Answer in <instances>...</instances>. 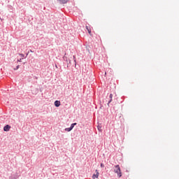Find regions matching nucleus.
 <instances>
[{"mask_svg":"<svg viewBox=\"0 0 179 179\" xmlns=\"http://www.w3.org/2000/svg\"><path fill=\"white\" fill-rule=\"evenodd\" d=\"M59 3H68L69 0H59Z\"/></svg>","mask_w":179,"mask_h":179,"instance_id":"5","label":"nucleus"},{"mask_svg":"<svg viewBox=\"0 0 179 179\" xmlns=\"http://www.w3.org/2000/svg\"><path fill=\"white\" fill-rule=\"evenodd\" d=\"M95 173L96 174L94 173L92 176L93 179L99 178V176H100V173H99V171L97 169L95 171Z\"/></svg>","mask_w":179,"mask_h":179,"instance_id":"2","label":"nucleus"},{"mask_svg":"<svg viewBox=\"0 0 179 179\" xmlns=\"http://www.w3.org/2000/svg\"><path fill=\"white\" fill-rule=\"evenodd\" d=\"M9 129H10V126L7 124L3 127V131H5L6 132H8L9 131Z\"/></svg>","mask_w":179,"mask_h":179,"instance_id":"3","label":"nucleus"},{"mask_svg":"<svg viewBox=\"0 0 179 179\" xmlns=\"http://www.w3.org/2000/svg\"><path fill=\"white\" fill-rule=\"evenodd\" d=\"M113 171L115 174L117 175V177H122V172H121V168L120 167V165H115L114 166Z\"/></svg>","mask_w":179,"mask_h":179,"instance_id":"1","label":"nucleus"},{"mask_svg":"<svg viewBox=\"0 0 179 179\" xmlns=\"http://www.w3.org/2000/svg\"><path fill=\"white\" fill-rule=\"evenodd\" d=\"M55 107H59V106H61V101H55Z\"/></svg>","mask_w":179,"mask_h":179,"instance_id":"4","label":"nucleus"},{"mask_svg":"<svg viewBox=\"0 0 179 179\" xmlns=\"http://www.w3.org/2000/svg\"><path fill=\"white\" fill-rule=\"evenodd\" d=\"M17 62H22V59H17Z\"/></svg>","mask_w":179,"mask_h":179,"instance_id":"12","label":"nucleus"},{"mask_svg":"<svg viewBox=\"0 0 179 179\" xmlns=\"http://www.w3.org/2000/svg\"><path fill=\"white\" fill-rule=\"evenodd\" d=\"M75 125H76V123L71 124L70 128H71V129H73V127H75Z\"/></svg>","mask_w":179,"mask_h":179,"instance_id":"8","label":"nucleus"},{"mask_svg":"<svg viewBox=\"0 0 179 179\" xmlns=\"http://www.w3.org/2000/svg\"><path fill=\"white\" fill-rule=\"evenodd\" d=\"M69 64H71V60H69Z\"/></svg>","mask_w":179,"mask_h":179,"instance_id":"15","label":"nucleus"},{"mask_svg":"<svg viewBox=\"0 0 179 179\" xmlns=\"http://www.w3.org/2000/svg\"><path fill=\"white\" fill-rule=\"evenodd\" d=\"M101 167H104V165L103 164V163L101 164Z\"/></svg>","mask_w":179,"mask_h":179,"instance_id":"14","label":"nucleus"},{"mask_svg":"<svg viewBox=\"0 0 179 179\" xmlns=\"http://www.w3.org/2000/svg\"><path fill=\"white\" fill-rule=\"evenodd\" d=\"M110 100L109 101L108 103H111V101H113V94H110L109 96Z\"/></svg>","mask_w":179,"mask_h":179,"instance_id":"7","label":"nucleus"},{"mask_svg":"<svg viewBox=\"0 0 179 179\" xmlns=\"http://www.w3.org/2000/svg\"><path fill=\"white\" fill-rule=\"evenodd\" d=\"M17 69H19V65L17 66V67L14 69V71H17Z\"/></svg>","mask_w":179,"mask_h":179,"instance_id":"10","label":"nucleus"},{"mask_svg":"<svg viewBox=\"0 0 179 179\" xmlns=\"http://www.w3.org/2000/svg\"><path fill=\"white\" fill-rule=\"evenodd\" d=\"M66 131H67V132H71V131H72V128H66Z\"/></svg>","mask_w":179,"mask_h":179,"instance_id":"9","label":"nucleus"},{"mask_svg":"<svg viewBox=\"0 0 179 179\" xmlns=\"http://www.w3.org/2000/svg\"><path fill=\"white\" fill-rule=\"evenodd\" d=\"M20 55L21 57H24V55H23V54H20Z\"/></svg>","mask_w":179,"mask_h":179,"instance_id":"13","label":"nucleus"},{"mask_svg":"<svg viewBox=\"0 0 179 179\" xmlns=\"http://www.w3.org/2000/svg\"><path fill=\"white\" fill-rule=\"evenodd\" d=\"M73 57L74 62L76 63V59L75 56H73Z\"/></svg>","mask_w":179,"mask_h":179,"instance_id":"11","label":"nucleus"},{"mask_svg":"<svg viewBox=\"0 0 179 179\" xmlns=\"http://www.w3.org/2000/svg\"><path fill=\"white\" fill-rule=\"evenodd\" d=\"M86 29L87 30L90 36H92V29L90 27H88L87 26H86Z\"/></svg>","mask_w":179,"mask_h":179,"instance_id":"6","label":"nucleus"}]
</instances>
